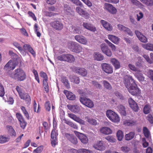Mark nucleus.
I'll return each instance as SVG.
<instances>
[{
    "mask_svg": "<svg viewBox=\"0 0 153 153\" xmlns=\"http://www.w3.org/2000/svg\"><path fill=\"white\" fill-rule=\"evenodd\" d=\"M123 82L129 92L133 95H139L141 93L140 90L137 87L135 80L129 75L124 78Z\"/></svg>",
    "mask_w": 153,
    "mask_h": 153,
    "instance_id": "f257e3e1",
    "label": "nucleus"
},
{
    "mask_svg": "<svg viewBox=\"0 0 153 153\" xmlns=\"http://www.w3.org/2000/svg\"><path fill=\"white\" fill-rule=\"evenodd\" d=\"M7 71L10 77L19 81L24 80L26 77L25 72L21 68H19L13 71L15 68H7Z\"/></svg>",
    "mask_w": 153,
    "mask_h": 153,
    "instance_id": "f03ea898",
    "label": "nucleus"
},
{
    "mask_svg": "<svg viewBox=\"0 0 153 153\" xmlns=\"http://www.w3.org/2000/svg\"><path fill=\"white\" fill-rule=\"evenodd\" d=\"M68 47L72 51L77 53H80L82 50V46L75 42H69L68 44Z\"/></svg>",
    "mask_w": 153,
    "mask_h": 153,
    "instance_id": "7ed1b4c3",
    "label": "nucleus"
},
{
    "mask_svg": "<svg viewBox=\"0 0 153 153\" xmlns=\"http://www.w3.org/2000/svg\"><path fill=\"white\" fill-rule=\"evenodd\" d=\"M107 117L113 122H119L120 118L117 114L111 110H108L106 113Z\"/></svg>",
    "mask_w": 153,
    "mask_h": 153,
    "instance_id": "20e7f679",
    "label": "nucleus"
},
{
    "mask_svg": "<svg viewBox=\"0 0 153 153\" xmlns=\"http://www.w3.org/2000/svg\"><path fill=\"white\" fill-rule=\"evenodd\" d=\"M130 68L131 70L134 72L133 73L140 82H142L144 81L145 78L141 73V71L138 68Z\"/></svg>",
    "mask_w": 153,
    "mask_h": 153,
    "instance_id": "39448f33",
    "label": "nucleus"
},
{
    "mask_svg": "<svg viewBox=\"0 0 153 153\" xmlns=\"http://www.w3.org/2000/svg\"><path fill=\"white\" fill-rule=\"evenodd\" d=\"M51 26L56 30L59 31L63 28V25L61 21L56 20L50 23Z\"/></svg>",
    "mask_w": 153,
    "mask_h": 153,
    "instance_id": "423d86ee",
    "label": "nucleus"
},
{
    "mask_svg": "<svg viewBox=\"0 0 153 153\" xmlns=\"http://www.w3.org/2000/svg\"><path fill=\"white\" fill-rule=\"evenodd\" d=\"M80 101L83 104L89 108H91L94 106L93 102L90 99L85 97H81L80 98Z\"/></svg>",
    "mask_w": 153,
    "mask_h": 153,
    "instance_id": "0eeeda50",
    "label": "nucleus"
},
{
    "mask_svg": "<svg viewBox=\"0 0 153 153\" xmlns=\"http://www.w3.org/2000/svg\"><path fill=\"white\" fill-rule=\"evenodd\" d=\"M104 142L102 140L97 141L94 144L93 147L98 150L104 151L105 149V147L104 145Z\"/></svg>",
    "mask_w": 153,
    "mask_h": 153,
    "instance_id": "6e6552de",
    "label": "nucleus"
},
{
    "mask_svg": "<svg viewBox=\"0 0 153 153\" xmlns=\"http://www.w3.org/2000/svg\"><path fill=\"white\" fill-rule=\"evenodd\" d=\"M74 38L75 40L79 43L84 45H87L88 41L86 38L84 36L76 35L75 36Z\"/></svg>",
    "mask_w": 153,
    "mask_h": 153,
    "instance_id": "1a4fd4ad",
    "label": "nucleus"
},
{
    "mask_svg": "<svg viewBox=\"0 0 153 153\" xmlns=\"http://www.w3.org/2000/svg\"><path fill=\"white\" fill-rule=\"evenodd\" d=\"M74 133L83 143L86 144L88 142V139L85 135L77 131H75Z\"/></svg>",
    "mask_w": 153,
    "mask_h": 153,
    "instance_id": "9d476101",
    "label": "nucleus"
},
{
    "mask_svg": "<svg viewBox=\"0 0 153 153\" xmlns=\"http://www.w3.org/2000/svg\"><path fill=\"white\" fill-rule=\"evenodd\" d=\"M67 107L69 110L75 114H78L80 111V106L77 105H68Z\"/></svg>",
    "mask_w": 153,
    "mask_h": 153,
    "instance_id": "9b49d317",
    "label": "nucleus"
},
{
    "mask_svg": "<svg viewBox=\"0 0 153 153\" xmlns=\"http://www.w3.org/2000/svg\"><path fill=\"white\" fill-rule=\"evenodd\" d=\"M101 48L102 51L108 56L111 57L112 55L111 50L108 48V47L105 44H102L101 45Z\"/></svg>",
    "mask_w": 153,
    "mask_h": 153,
    "instance_id": "f8f14e48",
    "label": "nucleus"
},
{
    "mask_svg": "<svg viewBox=\"0 0 153 153\" xmlns=\"http://www.w3.org/2000/svg\"><path fill=\"white\" fill-rule=\"evenodd\" d=\"M135 33L138 39L142 42L146 43L148 42L147 39L140 31L137 30L135 31Z\"/></svg>",
    "mask_w": 153,
    "mask_h": 153,
    "instance_id": "ddd939ff",
    "label": "nucleus"
},
{
    "mask_svg": "<svg viewBox=\"0 0 153 153\" xmlns=\"http://www.w3.org/2000/svg\"><path fill=\"white\" fill-rule=\"evenodd\" d=\"M57 135L55 130H52L51 134V144L53 147H55L57 144V142L56 140V136Z\"/></svg>",
    "mask_w": 153,
    "mask_h": 153,
    "instance_id": "4468645a",
    "label": "nucleus"
},
{
    "mask_svg": "<svg viewBox=\"0 0 153 153\" xmlns=\"http://www.w3.org/2000/svg\"><path fill=\"white\" fill-rule=\"evenodd\" d=\"M73 71L76 73L83 76H85L87 74L86 70L83 68H74Z\"/></svg>",
    "mask_w": 153,
    "mask_h": 153,
    "instance_id": "2eb2a0df",
    "label": "nucleus"
},
{
    "mask_svg": "<svg viewBox=\"0 0 153 153\" xmlns=\"http://www.w3.org/2000/svg\"><path fill=\"white\" fill-rule=\"evenodd\" d=\"M128 102L131 108L134 111H138L139 108L137 104L131 98H129L128 99Z\"/></svg>",
    "mask_w": 153,
    "mask_h": 153,
    "instance_id": "dca6fc26",
    "label": "nucleus"
},
{
    "mask_svg": "<svg viewBox=\"0 0 153 153\" xmlns=\"http://www.w3.org/2000/svg\"><path fill=\"white\" fill-rule=\"evenodd\" d=\"M105 9L111 13L114 14L116 13L117 10L116 8L110 4L105 3Z\"/></svg>",
    "mask_w": 153,
    "mask_h": 153,
    "instance_id": "f3484780",
    "label": "nucleus"
},
{
    "mask_svg": "<svg viewBox=\"0 0 153 153\" xmlns=\"http://www.w3.org/2000/svg\"><path fill=\"white\" fill-rule=\"evenodd\" d=\"M83 27L87 29L94 32L96 31V27L91 23L84 22L83 23Z\"/></svg>",
    "mask_w": 153,
    "mask_h": 153,
    "instance_id": "a211bd4d",
    "label": "nucleus"
},
{
    "mask_svg": "<svg viewBox=\"0 0 153 153\" xmlns=\"http://www.w3.org/2000/svg\"><path fill=\"white\" fill-rule=\"evenodd\" d=\"M100 22L106 30L108 31H111L112 30L113 27L110 23L103 20H101Z\"/></svg>",
    "mask_w": 153,
    "mask_h": 153,
    "instance_id": "6ab92c4d",
    "label": "nucleus"
},
{
    "mask_svg": "<svg viewBox=\"0 0 153 153\" xmlns=\"http://www.w3.org/2000/svg\"><path fill=\"white\" fill-rule=\"evenodd\" d=\"M68 116L70 118L81 124H84L85 121L77 117L76 115L73 114H68Z\"/></svg>",
    "mask_w": 153,
    "mask_h": 153,
    "instance_id": "aec40b11",
    "label": "nucleus"
},
{
    "mask_svg": "<svg viewBox=\"0 0 153 153\" xmlns=\"http://www.w3.org/2000/svg\"><path fill=\"white\" fill-rule=\"evenodd\" d=\"M65 137L72 143L76 144L77 143V138L73 135L68 133L65 134Z\"/></svg>",
    "mask_w": 153,
    "mask_h": 153,
    "instance_id": "412c9836",
    "label": "nucleus"
},
{
    "mask_svg": "<svg viewBox=\"0 0 153 153\" xmlns=\"http://www.w3.org/2000/svg\"><path fill=\"white\" fill-rule=\"evenodd\" d=\"M18 62L16 59H12L5 65L4 67H16L17 66Z\"/></svg>",
    "mask_w": 153,
    "mask_h": 153,
    "instance_id": "4be33fe9",
    "label": "nucleus"
},
{
    "mask_svg": "<svg viewBox=\"0 0 153 153\" xmlns=\"http://www.w3.org/2000/svg\"><path fill=\"white\" fill-rule=\"evenodd\" d=\"M63 92L66 95L67 98L69 100H74L75 99V96L72 92L66 90H64Z\"/></svg>",
    "mask_w": 153,
    "mask_h": 153,
    "instance_id": "5701e85b",
    "label": "nucleus"
},
{
    "mask_svg": "<svg viewBox=\"0 0 153 153\" xmlns=\"http://www.w3.org/2000/svg\"><path fill=\"white\" fill-rule=\"evenodd\" d=\"M108 39L114 43L117 44L119 43V40L118 37L110 34L108 35Z\"/></svg>",
    "mask_w": 153,
    "mask_h": 153,
    "instance_id": "b1692460",
    "label": "nucleus"
},
{
    "mask_svg": "<svg viewBox=\"0 0 153 153\" xmlns=\"http://www.w3.org/2000/svg\"><path fill=\"white\" fill-rule=\"evenodd\" d=\"M100 132L105 134H110L112 133L111 130L108 127H103L100 129Z\"/></svg>",
    "mask_w": 153,
    "mask_h": 153,
    "instance_id": "393cba45",
    "label": "nucleus"
},
{
    "mask_svg": "<svg viewBox=\"0 0 153 153\" xmlns=\"http://www.w3.org/2000/svg\"><path fill=\"white\" fill-rule=\"evenodd\" d=\"M117 109L122 115L123 116L126 115V113L125 108L123 105H118L117 108Z\"/></svg>",
    "mask_w": 153,
    "mask_h": 153,
    "instance_id": "a878e982",
    "label": "nucleus"
},
{
    "mask_svg": "<svg viewBox=\"0 0 153 153\" xmlns=\"http://www.w3.org/2000/svg\"><path fill=\"white\" fill-rule=\"evenodd\" d=\"M110 62L114 67H120V65L119 61L115 58L111 59Z\"/></svg>",
    "mask_w": 153,
    "mask_h": 153,
    "instance_id": "bb28decb",
    "label": "nucleus"
},
{
    "mask_svg": "<svg viewBox=\"0 0 153 153\" xmlns=\"http://www.w3.org/2000/svg\"><path fill=\"white\" fill-rule=\"evenodd\" d=\"M70 81L76 84H78L80 81L79 78L75 75H71L70 77Z\"/></svg>",
    "mask_w": 153,
    "mask_h": 153,
    "instance_id": "cd10ccee",
    "label": "nucleus"
},
{
    "mask_svg": "<svg viewBox=\"0 0 153 153\" xmlns=\"http://www.w3.org/2000/svg\"><path fill=\"white\" fill-rule=\"evenodd\" d=\"M94 57L95 59L97 61H100L103 59L104 57L101 53H94Z\"/></svg>",
    "mask_w": 153,
    "mask_h": 153,
    "instance_id": "c85d7f7f",
    "label": "nucleus"
},
{
    "mask_svg": "<svg viewBox=\"0 0 153 153\" xmlns=\"http://www.w3.org/2000/svg\"><path fill=\"white\" fill-rule=\"evenodd\" d=\"M21 94L23 98H22L21 97H20V98L21 99L25 100L27 103H28L30 102L31 100L30 96L28 94L23 92Z\"/></svg>",
    "mask_w": 153,
    "mask_h": 153,
    "instance_id": "c756f323",
    "label": "nucleus"
},
{
    "mask_svg": "<svg viewBox=\"0 0 153 153\" xmlns=\"http://www.w3.org/2000/svg\"><path fill=\"white\" fill-rule=\"evenodd\" d=\"M123 123L126 126H132L134 125L135 123V121L133 120H126L123 121Z\"/></svg>",
    "mask_w": 153,
    "mask_h": 153,
    "instance_id": "7c9ffc66",
    "label": "nucleus"
},
{
    "mask_svg": "<svg viewBox=\"0 0 153 153\" xmlns=\"http://www.w3.org/2000/svg\"><path fill=\"white\" fill-rule=\"evenodd\" d=\"M10 138L9 137H6L4 136H0V143L3 144L8 142Z\"/></svg>",
    "mask_w": 153,
    "mask_h": 153,
    "instance_id": "2f4dec72",
    "label": "nucleus"
},
{
    "mask_svg": "<svg viewBox=\"0 0 153 153\" xmlns=\"http://www.w3.org/2000/svg\"><path fill=\"white\" fill-rule=\"evenodd\" d=\"M66 62L72 63L75 61L74 56L71 54H66Z\"/></svg>",
    "mask_w": 153,
    "mask_h": 153,
    "instance_id": "473e14b6",
    "label": "nucleus"
},
{
    "mask_svg": "<svg viewBox=\"0 0 153 153\" xmlns=\"http://www.w3.org/2000/svg\"><path fill=\"white\" fill-rule=\"evenodd\" d=\"M135 133L134 132H131L125 135V139L126 140H129L133 139Z\"/></svg>",
    "mask_w": 153,
    "mask_h": 153,
    "instance_id": "72a5a7b5",
    "label": "nucleus"
},
{
    "mask_svg": "<svg viewBox=\"0 0 153 153\" xmlns=\"http://www.w3.org/2000/svg\"><path fill=\"white\" fill-rule=\"evenodd\" d=\"M76 12L80 15L82 16L83 15H87V12L81 9L79 7H77L76 9Z\"/></svg>",
    "mask_w": 153,
    "mask_h": 153,
    "instance_id": "f704fd0d",
    "label": "nucleus"
},
{
    "mask_svg": "<svg viewBox=\"0 0 153 153\" xmlns=\"http://www.w3.org/2000/svg\"><path fill=\"white\" fill-rule=\"evenodd\" d=\"M7 128L11 135L14 137L16 136V132L11 126H7Z\"/></svg>",
    "mask_w": 153,
    "mask_h": 153,
    "instance_id": "c9c22d12",
    "label": "nucleus"
},
{
    "mask_svg": "<svg viewBox=\"0 0 153 153\" xmlns=\"http://www.w3.org/2000/svg\"><path fill=\"white\" fill-rule=\"evenodd\" d=\"M143 47L148 50L153 51V45L150 43L144 44L142 45Z\"/></svg>",
    "mask_w": 153,
    "mask_h": 153,
    "instance_id": "e433bc0d",
    "label": "nucleus"
},
{
    "mask_svg": "<svg viewBox=\"0 0 153 153\" xmlns=\"http://www.w3.org/2000/svg\"><path fill=\"white\" fill-rule=\"evenodd\" d=\"M142 2L149 6H152L153 5L152 0H140Z\"/></svg>",
    "mask_w": 153,
    "mask_h": 153,
    "instance_id": "4c0bfd02",
    "label": "nucleus"
},
{
    "mask_svg": "<svg viewBox=\"0 0 153 153\" xmlns=\"http://www.w3.org/2000/svg\"><path fill=\"white\" fill-rule=\"evenodd\" d=\"M105 41L107 43L108 45L111 48L112 51H115L116 50V47L113 44L109 41L107 39H105Z\"/></svg>",
    "mask_w": 153,
    "mask_h": 153,
    "instance_id": "58836bf2",
    "label": "nucleus"
},
{
    "mask_svg": "<svg viewBox=\"0 0 153 153\" xmlns=\"http://www.w3.org/2000/svg\"><path fill=\"white\" fill-rule=\"evenodd\" d=\"M131 2L134 5L138 6L139 7H143V5L137 0H131Z\"/></svg>",
    "mask_w": 153,
    "mask_h": 153,
    "instance_id": "ea45409f",
    "label": "nucleus"
},
{
    "mask_svg": "<svg viewBox=\"0 0 153 153\" xmlns=\"http://www.w3.org/2000/svg\"><path fill=\"white\" fill-rule=\"evenodd\" d=\"M65 123L71 127L75 129H77L78 128L77 126L73 123L72 122L68 120H66Z\"/></svg>",
    "mask_w": 153,
    "mask_h": 153,
    "instance_id": "a19ab883",
    "label": "nucleus"
},
{
    "mask_svg": "<svg viewBox=\"0 0 153 153\" xmlns=\"http://www.w3.org/2000/svg\"><path fill=\"white\" fill-rule=\"evenodd\" d=\"M117 136L118 140L119 141H121L123 137V133L121 131L119 130L117 132Z\"/></svg>",
    "mask_w": 153,
    "mask_h": 153,
    "instance_id": "79ce46f5",
    "label": "nucleus"
},
{
    "mask_svg": "<svg viewBox=\"0 0 153 153\" xmlns=\"http://www.w3.org/2000/svg\"><path fill=\"white\" fill-rule=\"evenodd\" d=\"M151 110V108L149 105L147 104L145 105L143 109V112L145 114L149 113L150 112Z\"/></svg>",
    "mask_w": 153,
    "mask_h": 153,
    "instance_id": "37998d69",
    "label": "nucleus"
},
{
    "mask_svg": "<svg viewBox=\"0 0 153 153\" xmlns=\"http://www.w3.org/2000/svg\"><path fill=\"white\" fill-rule=\"evenodd\" d=\"M78 153H93L91 151L85 149H81L78 150Z\"/></svg>",
    "mask_w": 153,
    "mask_h": 153,
    "instance_id": "c03bdc74",
    "label": "nucleus"
},
{
    "mask_svg": "<svg viewBox=\"0 0 153 153\" xmlns=\"http://www.w3.org/2000/svg\"><path fill=\"white\" fill-rule=\"evenodd\" d=\"M143 132L145 136L147 138H149L150 136V134L148 129L146 127L143 128Z\"/></svg>",
    "mask_w": 153,
    "mask_h": 153,
    "instance_id": "a18cd8bd",
    "label": "nucleus"
},
{
    "mask_svg": "<svg viewBox=\"0 0 153 153\" xmlns=\"http://www.w3.org/2000/svg\"><path fill=\"white\" fill-rule=\"evenodd\" d=\"M62 81L67 88H69L70 87V84L69 83L68 80L65 77L63 78Z\"/></svg>",
    "mask_w": 153,
    "mask_h": 153,
    "instance_id": "49530a36",
    "label": "nucleus"
},
{
    "mask_svg": "<svg viewBox=\"0 0 153 153\" xmlns=\"http://www.w3.org/2000/svg\"><path fill=\"white\" fill-rule=\"evenodd\" d=\"M66 54H63L58 56L57 59L61 61H66Z\"/></svg>",
    "mask_w": 153,
    "mask_h": 153,
    "instance_id": "de8ad7c7",
    "label": "nucleus"
},
{
    "mask_svg": "<svg viewBox=\"0 0 153 153\" xmlns=\"http://www.w3.org/2000/svg\"><path fill=\"white\" fill-rule=\"evenodd\" d=\"M20 108L24 114L25 116L26 117L27 119H29V114L26 111L25 108L23 106H21Z\"/></svg>",
    "mask_w": 153,
    "mask_h": 153,
    "instance_id": "09e8293b",
    "label": "nucleus"
},
{
    "mask_svg": "<svg viewBox=\"0 0 153 153\" xmlns=\"http://www.w3.org/2000/svg\"><path fill=\"white\" fill-rule=\"evenodd\" d=\"M13 44L14 46L18 48L21 52L23 51V49L22 48L20 44L18 42H13Z\"/></svg>",
    "mask_w": 153,
    "mask_h": 153,
    "instance_id": "8fccbe9b",
    "label": "nucleus"
},
{
    "mask_svg": "<svg viewBox=\"0 0 153 153\" xmlns=\"http://www.w3.org/2000/svg\"><path fill=\"white\" fill-rule=\"evenodd\" d=\"M64 10L65 13L67 14L70 13L71 11V7L67 4H65L64 6Z\"/></svg>",
    "mask_w": 153,
    "mask_h": 153,
    "instance_id": "3c124183",
    "label": "nucleus"
},
{
    "mask_svg": "<svg viewBox=\"0 0 153 153\" xmlns=\"http://www.w3.org/2000/svg\"><path fill=\"white\" fill-rule=\"evenodd\" d=\"M105 139L109 142L111 143L114 142L116 141L115 138L112 136H108Z\"/></svg>",
    "mask_w": 153,
    "mask_h": 153,
    "instance_id": "603ef678",
    "label": "nucleus"
},
{
    "mask_svg": "<svg viewBox=\"0 0 153 153\" xmlns=\"http://www.w3.org/2000/svg\"><path fill=\"white\" fill-rule=\"evenodd\" d=\"M43 146H40L38 147L36 149L33 150V153H40L43 150Z\"/></svg>",
    "mask_w": 153,
    "mask_h": 153,
    "instance_id": "864d4df0",
    "label": "nucleus"
},
{
    "mask_svg": "<svg viewBox=\"0 0 153 153\" xmlns=\"http://www.w3.org/2000/svg\"><path fill=\"white\" fill-rule=\"evenodd\" d=\"M16 89L17 91L19 93V95L20 97H21L22 98H23L22 96V94L23 93L22 87H19V86H17L16 87Z\"/></svg>",
    "mask_w": 153,
    "mask_h": 153,
    "instance_id": "5fc2aeb1",
    "label": "nucleus"
},
{
    "mask_svg": "<svg viewBox=\"0 0 153 153\" xmlns=\"http://www.w3.org/2000/svg\"><path fill=\"white\" fill-rule=\"evenodd\" d=\"M102 70L107 74H111L113 72L112 68H102Z\"/></svg>",
    "mask_w": 153,
    "mask_h": 153,
    "instance_id": "6e6d98bb",
    "label": "nucleus"
},
{
    "mask_svg": "<svg viewBox=\"0 0 153 153\" xmlns=\"http://www.w3.org/2000/svg\"><path fill=\"white\" fill-rule=\"evenodd\" d=\"M40 76L43 78V81L48 80V77L46 74L43 71H41L40 73Z\"/></svg>",
    "mask_w": 153,
    "mask_h": 153,
    "instance_id": "4d7b16f0",
    "label": "nucleus"
},
{
    "mask_svg": "<svg viewBox=\"0 0 153 153\" xmlns=\"http://www.w3.org/2000/svg\"><path fill=\"white\" fill-rule=\"evenodd\" d=\"M71 1L77 6L82 7L83 5L82 3L79 0H71Z\"/></svg>",
    "mask_w": 153,
    "mask_h": 153,
    "instance_id": "13d9d810",
    "label": "nucleus"
},
{
    "mask_svg": "<svg viewBox=\"0 0 153 153\" xmlns=\"http://www.w3.org/2000/svg\"><path fill=\"white\" fill-rule=\"evenodd\" d=\"M4 94V88L2 85L0 83V97L3 96Z\"/></svg>",
    "mask_w": 153,
    "mask_h": 153,
    "instance_id": "bf43d9fd",
    "label": "nucleus"
},
{
    "mask_svg": "<svg viewBox=\"0 0 153 153\" xmlns=\"http://www.w3.org/2000/svg\"><path fill=\"white\" fill-rule=\"evenodd\" d=\"M43 85L46 92H48V86L47 81L46 80L43 81Z\"/></svg>",
    "mask_w": 153,
    "mask_h": 153,
    "instance_id": "052dcab7",
    "label": "nucleus"
},
{
    "mask_svg": "<svg viewBox=\"0 0 153 153\" xmlns=\"http://www.w3.org/2000/svg\"><path fill=\"white\" fill-rule=\"evenodd\" d=\"M33 72L34 74L35 79L37 81L38 83H39V78L38 75L37 71L35 70H33Z\"/></svg>",
    "mask_w": 153,
    "mask_h": 153,
    "instance_id": "680f3d73",
    "label": "nucleus"
},
{
    "mask_svg": "<svg viewBox=\"0 0 153 153\" xmlns=\"http://www.w3.org/2000/svg\"><path fill=\"white\" fill-rule=\"evenodd\" d=\"M16 116L19 122L23 121L24 120L22 116L20 113H16Z\"/></svg>",
    "mask_w": 153,
    "mask_h": 153,
    "instance_id": "e2e57ef3",
    "label": "nucleus"
},
{
    "mask_svg": "<svg viewBox=\"0 0 153 153\" xmlns=\"http://www.w3.org/2000/svg\"><path fill=\"white\" fill-rule=\"evenodd\" d=\"M121 150L123 152H128L130 148L127 146H123L121 148Z\"/></svg>",
    "mask_w": 153,
    "mask_h": 153,
    "instance_id": "0e129e2a",
    "label": "nucleus"
},
{
    "mask_svg": "<svg viewBox=\"0 0 153 153\" xmlns=\"http://www.w3.org/2000/svg\"><path fill=\"white\" fill-rule=\"evenodd\" d=\"M103 84L104 87L108 89H110L111 88V85L107 81L104 80L103 81Z\"/></svg>",
    "mask_w": 153,
    "mask_h": 153,
    "instance_id": "69168bd1",
    "label": "nucleus"
},
{
    "mask_svg": "<svg viewBox=\"0 0 153 153\" xmlns=\"http://www.w3.org/2000/svg\"><path fill=\"white\" fill-rule=\"evenodd\" d=\"M147 119L151 123H153V117L152 114H149L147 117Z\"/></svg>",
    "mask_w": 153,
    "mask_h": 153,
    "instance_id": "338daca9",
    "label": "nucleus"
},
{
    "mask_svg": "<svg viewBox=\"0 0 153 153\" xmlns=\"http://www.w3.org/2000/svg\"><path fill=\"white\" fill-rule=\"evenodd\" d=\"M148 75L149 78L153 80V71L150 70L148 72Z\"/></svg>",
    "mask_w": 153,
    "mask_h": 153,
    "instance_id": "774afa93",
    "label": "nucleus"
}]
</instances>
